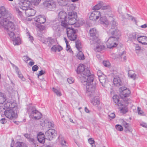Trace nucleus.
I'll return each instance as SVG.
<instances>
[{"mask_svg":"<svg viewBox=\"0 0 147 147\" xmlns=\"http://www.w3.org/2000/svg\"><path fill=\"white\" fill-rule=\"evenodd\" d=\"M2 108L5 110L4 111L6 117L9 119H13L17 117L16 110L18 108L17 104L13 101L8 100L4 104Z\"/></svg>","mask_w":147,"mask_h":147,"instance_id":"1","label":"nucleus"},{"mask_svg":"<svg viewBox=\"0 0 147 147\" xmlns=\"http://www.w3.org/2000/svg\"><path fill=\"white\" fill-rule=\"evenodd\" d=\"M77 72L80 80L83 85L87 83V81L90 82L94 80V76L90 74V70L85 69V66L83 64H80L77 68Z\"/></svg>","mask_w":147,"mask_h":147,"instance_id":"2","label":"nucleus"},{"mask_svg":"<svg viewBox=\"0 0 147 147\" xmlns=\"http://www.w3.org/2000/svg\"><path fill=\"white\" fill-rule=\"evenodd\" d=\"M26 5L20 4V1L17 6L15 7V10L18 13V15L21 17L22 16V13L21 10L25 11L26 15L28 17L32 16H34L36 13L35 11L33 9L29 8L28 7L30 5L25 3Z\"/></svg>","mask_w":147,"mask_h":147,"instance_id":"3","label":"nucleus"},{"mask_svg":"<svg viewBox=\"0 0 147 147\" xmlns=\"http://www.w3.org/2000/svg\"><path fill=\"white\" fill-rule=\"evenodd\" d=\"M9 15L7 13L3 16L1 20H0V22L3 23V24H0V27L3 26L7 29V32L14 31L15 30V25L11 22L9 21Z\"/></svg>","mask_w":147,"mask_h":147,"instance_id":"4","label":"nucleus"},{"mask_svg":"<svg viewBox=\"0 0 147 147\" xmlns=\"http://www.w3.org/2000/svg\"><path fill=\"white\" fill-rule=\"evenodd\" d=\"M92 81L89 82L87 81V83L84 85H86V94L89 97H92L95 96L96 90V85L95 84H92L91 83Z\"/></svg>","mask_w":147,"mask_h":147,"instance_id":"5","label":"nucleus"},{"mask_svg":"<svg viewBox=\"0 0 147 147\" xmlns=\"http://www.w3.org/2000/svg\"><path fill=\"white\" fill-rule=\"evenodd\" d=\"M27 111L30 117L35 120H38L42 117L41 113L37 110L35 107H30L28 109Z\"/></svg>","mask_w":147,"mask_h":147,"instance_id":"6","label":"nucleus"},{"mask_svg":"<svg viewBox=\"0 0 147 147\" xmlns=\"http://www.w3.org/2000/svg\"><path fill=\"white\" fill-rule=\"evenodd\" d=\"M77 16L76 13L74 12H69L65 22L67 24V25H72L75 24L77 21L76 19Z\"/></svg>","mask_w":147,"mask_h":147,"instance_id":"7","label":"nucleus"},{"mask_svg":"<svg viewBox=\"0 0 147 147\" xmlns=\"http://www.w3.org/2000/svg\"><path fill=\"white\" fill-rule=\"evenodd\" d=\"M90 38V42L92 44H95V42H96L100 40L97 36V32L95 28L91 29L89 31Z\"/></svg>","mask_w":147,"mask_h":147,"instance_id":"8","label":"nucleus"},{"mask_svg":"<svg viewBox=\"0 0 147 147\" xmlns=\"http://www.w3.org/2000/svg\"><path fill=\"white\" fill-rule=\"evenodd\" d=\"M113 99L115 104L119 107V108L121 112L124 113L127 112V109L125 108V106L123 105L122 102L120 101L118 96L117 95L113 96Z\"/></svg>","mask_w":147,"mask_h":147,"instance_id":"9","label":"nucleus"},{"mask_svg":"<svg viewBox=\"0 0 147 147\" xmlns=\"http://www.w3.org/2000/svg\"><path fill=\"white\" fill-rule=\"evenodd\" d=\"M67 36L69 39L71 41L75 40L76 38V31L71 27L66 28Z\"/></svg>","mask_w":147,"mask_h":147,"instance_id":"10","label":"nucleus"},{"mask_svg":"<svg viewBox=\"0 0 147 147\" xmlns=\"http://www.w3.org/2000/svg\"><path fill=\"white\" fill-rule=\"evenodd\" d=\"M67 14L65 11H62L59 12L58 15V19L61 21V26L64 28L67 27V24L65 22Z\"/></svg>","mask_w":147,"mask_h":147,"instance_id":"11","label":"nucleus"},{"mask_svg":"<svg viewBox=\"0 0 147 147\" xmlns=\"http://www.w3.org/2000/svg\"><path fill=\"white\" fill-rule=\"evenodd\" d=\"M106 44L108 48H111L115 47L118 44V40L114 38L110 37L106 38Z\"/></svg>","mask_w":147,"mask_h":147,"instance_id":"12","label":"nucleus"},{"mask_svg":"<svg viewBox=\"0 0 147 147\" xmlns=\"http://www.w3.org/2000/svg\"><path fill=\"white\" fill-rule=\"evenodd\" d=\"M121 97L123 98L128 97L129 96L131 92L129 89L125 86L121 87L119 89Z\"/></svg>","mask_w":147,"mask_h":147,"instance_id":"13","label":"nucleus"},{"mask_svg":"<svg viewBox=\"0 0 147 147\" xmlns=\"http://www.w3.org/2000/svg\"><path fill=\"white\" fill-rule=\"evenodd\" d=\"M46 138L51 140L56 135V131L53 129H50L45 133Z\"/></svg>","mask_w":147,"mask_h":147,"instance_id":"14","label":"nucleus"},{"mask_svg":"<svg viewBox=\"0 0 147 147\" xmlns=\"http://www.w3.org/2000/svg\"><path fill=\"white\" fill-rule=\"evenodd\" d=\"M40 1V0H21L20 1V4L25 5H26L25 3L28 4V5H30V4L37 5L38 4Z\"/></svg>","mask_w":147,"mask_h":147,"instance_id":"15","label":"nucleus"},{"mask_svg":"<svg viewBox=\"0 0 147 147\" xmlns=\"http://www.w3.org/2000/svg\"><path fill=\"white\" fill-rule=\"evenodd\" d=\"M101 16L100 13L98 11H94L91 13L89 18L90 20L95 21Z\"/></svg>","mask_w":147,"mask_h":147,"instance_id":"16","label":"nucleus"},{"mask_svg":"<svg viewBox=\"0 0 147 147\" xmlns=\"http://www.w3.org/2000/svg\"><path fill=\"white\" fill-rule=\"evenodd\" d=\"M101 9H102L105 10V15H107L109 16L112 15L111 7L109 5H105L103 2V5Z\"/></svg>","mask_w":147,"mask_h":147,"instance_id":"17","label":"nucleus"},{"mask_svg":"<svg viewBox=\"0 0 147 147\" xmlns=\"http://www.w3.org/2000/svg\"><path fill=\"white\" fill-rule=\"evenodd\" d=\"M43 5L45 7L50 9L53 8L55 7V3L52 0H47L44 2Z\"/></svg>","mask_w":147,"mask_h":147,"instance_id":"18","label":"nucleus"},{"mask_svg":"<svg viewBox=\"0 0 147 147\" xmlns=\"http://www.w3.org/2000/svg\"><path fill=\"white\" fill-rule=\"evenodd\" d=\"M95 43L97 44L96 48L95 49V50L96 51L100 52L101 51L104 49L105 47L100 40H99L96 42H95Z\"/></svg>","mask_w":147,"mask_h":147,"instance_id":"19","label":"nucleus"},{"mask_svg":"<svg viewBox=\"0 0 147 147\" xmlns=\"http://www.w3.org/2000/svg\"><path fill=\"white\" fill-rule=\"evenodd\" d=\"M35 21L39 22L40 24H43L46 21V19L44 15H39L34 18Z\"/></svg>","mask_w":147,"mask_h":147,"instance_id":"20","label":"nucleus"},{"mask_svg":"<svg viewBox=\"0 0 147 147\" xmlns=\"http://www.w3.org/2000/svg\"><path fill=\"white\" fill-rule=\"evenodd\" d=\"M111 37L118 40L121 36V32L118 29H115L111 32Z\"/></svg>","mask_w":147,"mask_h":147,"instance_id":"21","label":"nucleus"},{"mask_svg":"<svg viewBox=\"0 0 147 147\" xmlns=\"http://www.w3.org/2000/svg\"><path fill=\"white\" fill-rule=\"evenodd\" d=\"M137 40L140 43L144 45H147V36H139L137 38Z\"/></svg>","mask_w":147,"mask_h":147,"instance_id":"22","label":"nucleus"},{"mask_svg":"<svg viewBox=\"0 0 147 147\" xmlns=\"http://www.w3.org/2000/svg\"><path fill=\"white\" fill-rule=\"evenodd\" d=\"M100 19V23L103 24V26L107 27L109 25V22L108 20L107 19L105 16H102L101 15Z\"/></svg>","mask_w":147,"mask_h":147,"instance_id":"23","label":"nucleus"},{"mask_svg":"<svg viewBox=\"0 0 147 147\" xmlns=\"http://www.w3.org/2000/svg\"><path fill=\"white\" fill-rule=\"evenodd\" d=\"M42 127L45 126L49 128L53 127L54 125V123L52 122H49L48 120L45 119L43 121V123H40Z\"/></svg>","mask_w":147,"mask_h":147,"instance_id":"24","label":"nucleus"},{"mask_svg":"<svg viewBox=\"0 0 147 147\" xmlns=\"http://www.w3.org/2000/svg\"><path fill=\"white\" fill-rule=\"evenodd\" d=\"M37 139L39 142L41 144H44L45 142V138L44 134L40 132L37 135Z\"/></svg>","mask_w":147,"mask_h":147,"instance_id":"25","label":"nucleus"},{"mask_svg":"<svg viewBox=\"0 0 147 147\" xmlns=\"http://www.w3.org/2000/svg\"><path fill=\"white\" fill-rule=\"evenodd\" d=\"M138 36V33L134 32L129 34L128 38L130 40L133 41L137 40V38Z\"/></svg>","mask_w":147,"mask_h":147,"instance_id":"26","label":"nucleus"},{"mask_svg":"<svg viewBox=\"0 0 147 147\" xmlns=\"http://www.w3.org/2000/svg\"><path fill=\"white\" fill-rule=\"evenodd\" d=\"M112 15H111L109 16V21L111 20V28L112 29H115L117 25V23L115 20V19L112 17Z\"/></svg>","mask_w":147,"mask_h":147,"instance_id":"27","label":"nucleus"},{"mask_svg":"<svg viewBox=\"0 0 147 147\" xmlns=\"http://www.w3.org/2000/svg\"><path fill=\"white\" fill-rule=\"evenodd\" d=\"M6 14V10L5 8L4 7H2L0 8V20H1L3 16L5 15ZM3 23L0 22V24H3Z\"/></svg>","mask_w":147,"mask_h":147,"instance_id":"28","label":"nucleus"},{"mask_svg":"<svg viewBox=\"0 0 147 147\" xmlns=\"http://www.w3.org/2000/svg\"><path fill=\"white\" fill-rule=\"evenodd\" d=\"M114 84L117 86H119L121 85V80L120 78L118 76H115L113 80Z\"/></svg>","mask_w":147,"mask_h":147,"instance_id":"29","label":"nucleus"},{"mask_svg":"<svg viewBox=\"0 0 147 147\" xmlns=\"http://www.w3.org/2000/svg\"><path fill=\"white\" fill-rule=\"evenodd\" d=\"M98 77L99 81L102 86H103L104 84L107 82V77L105 76L104 75H101L98 76Z\"/></svg>","mask_w":147,"mask_h":147,"instance_id":"30","label":"nucleus"},{"mask_svg":"<svg viewBox=\"0 0 147 147\" xmlns=\"http://www.w3.org/2000/svg\"><path fill=\"white\" fill-rule=\"evenodd\" d=\"M122 124L125 128V132L128 131L131 132L132 129L129 126V124L126 123L125 121H123L122 123Z\"/></svg>","mask_w":147,"mask_h":147,"instance_id":"31","label":"nucleus"},{"mask_svg":"<svg viewBox=\"0 0 147 147\" xmlns=\"http://www.w3.org/2000/svg\"><path fill=\"white\" fill-rule=\"evenodd\" d=\"M93 98L91 100V102L94 105L97 107L100 104V101L95 96L93 97Z\"/></svg>","mask_w":147,"mask_h":147,"instance_id":"32","label":"nucleus"},{"mask_svg":"<svg viewBox=\"0 0 147 147\" xmlns=\"http://www.w3.org/2000/svg\"><path fill=\"white\" fill-rule=\"evenodd\" d=\"M58 139L60 140V144L62 147H67L68 144L63 140V138L61 136H59Z\"/></svg>","mask_w":147,"mask_h":147,"instance_id":"33","label":"nucleus"},{"mask_svg":"<svg viewBox=\"0 0 147 147\" xmlns=\"http://www.w3.org/2000/svg\"><path fill=\"white\" fill-rule=\"evenodd\" d=\"M55 40L51 38H49L47 39L46 44L50 47L52 45L55 43Z\"/></svg>","mask_w":147,"mask_h":147,"instance_id":"34","label":"nucleus"},{"mask_svg":"<svg viewBox=\"0 0 147 147\" xmlns=\"http://www.w3.org/2000/svg\"><path fill=\"white\" fill-rule=\"evenodd\" d=\"M62 49V48L60 46L54 45L51 48V50L56 52H59Z\"/></svg>","mask_w":147,"mask_h":147,"instance_id":"35","label":"nucleus"},{"mask_svg":"<svg viewBox=\"0 0 147 147\" xmlns=\"http://www.w3.org/2000/svg\"><path fill=\"white\" fill-rule=\"evenodd\" d=\"M12 40L13 41V43L14 45H18L21 43L20 38L19 36L15 37Z\"/></svg>","mask_w":147,"mask_h":147,"instance_id":"36","label":"nucleus"},{"mask_svg":"<svg viewBox=\"0 0 147 147\" xmlns=\"http://www.w3.org/2000/svg\"><path fill=\"white\" fill-rule=\"evenodd\" d=\"M6 95L1 92H0V104H3L6 100Z\"/></svg>","mask_w":147,"mask_h":147,"instance_id":"37","label":"nucleus"},{"mask_svg":"<svg viewBox=\"0 0 147 147\" xmlns=\"http://www.w3.org/2000/svg\"><path fill=\"white\" fill-rule=\"evenodd\" d=\"M103 5V2L100 1L95 6H94L92 8V9L95 10H98L100 8H102V7Z\"/></svg>","mask_w":147,"mask_h":147,"instance_id":"38","label":"nucleus"},{"mask_svg":"<svg viewBox=\"0 0 147 147\" xmlns=\"http://www.w3.org/2000/svg\"><path fill=\"white\" fill-rule=\"evenodd\" d=\"M16 72L18 75V77L21 79L23 81H24L26 80L25 78H24L22 74H21L18 69V68L16 67Z\"/></svg>","mask_w":147,"mask_h":147,"instance_id":"39","label":"nucleus"},{"mask_svg":"<svg viewBox=\"0 0 147 147\" xmlns=\"http://www.w3.org/2000/svg\"><path fill=\"white\" fill-rule=\"evenodd\" d=\"M58 3L61 6L66 5L68 3V0H57Z\"/></svg>","mask_w":147,"mask_h":147,"instance_id":"40","label":"nucleus"},{"mask_svg":"<svg viewBox=\"0 0 147 147\" xmlns=\"http://www.w3.org/2000/svg\"><path fill=\"white\" fill-rule=\"evenodd\" d=\"M77 57L80 60H83L85 59L84 56L81 51H79L77 53Z\"/></svg>","mask_w":147,"mask_h":147,"instance_id":"41","label":"nucleus"},{"mask_svg":"<svg viewBox=\"0 0 147 147\" xmlns=\"http://www.w3.org/2000/svg\"><path fill=\"white\" fill-rule=\"evenodd\" d=\"M60 26L57 24H54L53 26V29L57 32L61 31V29L60 28Z\"/></svg>","mask_w":147,"mask_h":147,"instance_id":"42","label":"nucleus"},{"mask_svg":"<svg viewBox=\"0 0 147 147\" xmlns=\"http://www.w3.org/2000/svg\"><path fill=\"white\" fill-rule=\"evenodd\" d=\"M8 33L11 40L14 39V38L16 37L13 31H8Z\"/></svg>","mask_w":147,"mask_h":147,"instance_id":"43","label":"nucleus"},{"mask_svg":"<svg viewBox=\"0 0 147 147\" xmlns=\"http://www.w3.org/2000/svg\"><path fill=\"white\" fill-rule=\"evenodd\" d=\"M135 47V52L138 54L141 50V47L138 44H136Z\"/></svg>","mask_w":147,"mask_h":147,"instance_id":"44","label":"nucleus"},{"mask_svg":"<svg viewBox=\"0 0 147 147\" xmlns=\"http://www.w3.org/2000/svg\"><path fill=\"white\" fill-rule=\"evenodd\" d=\"M88 141L91 145L92 147H95L94 141L92 138H90L88 139Z\"/></svg>","mask_w":147,"mask_h":147,"instance_id":"45","label":"nucleus"},{"mask_svg":"<svg viewBox=\"0 0 147 147\" xmlns=\"http://www.w3.org/2000/svg\"><path fill=\"white\" fill-rule=\"evenodd\" d=\"M76 47L78 51H80V50L81 48V43L78 42H76Z\"/></svg>","mask_w":147,"mask_h":147,"instance_id":"46","label":"nucleus"},{"mask_svg":"<svg viewBox=\"0 0 147 147\" xmlns=\"http://www.w3.org/2000/svg\"><path fill=\"white\" fill-rule=\"evenodd\" d=\"M53 92L56 94L58 96H60L61 95V93L60 91L57 89L53 88Z\"/></svg>","mask_w":147,"mask_h":147,"instance_id":"47","label":"nucleus"},{"mask_svg":"<svg viewBox=\"0 0 147 147\" xmlns=\"http://www.w3.org/2000/svg\"><path fill=\"white\" fill-rule=\"evenodd\" d=\"M115 127L117 130L120 131H121L123 130L122 126L120 125H115Z\"/></svg>","mask_w":147,"mask_h":147,"instance_id":"48","label":"nucleus"},{"mask_svg":"<svg viewBox=\"0 0 147 147\" xmlns=\"http://www.w3.org/2000/svg\"><path fill=\"white\" fill-rule=\"evenodd\" d=\"M16 145V147H25V146L23 143L20 142H17Z\"/></svg>","mask_w":147,"mask_h":147,"instance_id":"49","label":"nucleus"},{"mask_svg":"<svg viewBox=\"0 0 147 147\" xmlns=\"http://www.w3.org/2000/svg\"><path fill=\"white\" fill-rule=\"evenodd\" d=\"M128 75L129 77L133 79V80H135L136 78V75L135 74H130L129 72L128 73Z\"/></svg>","mask_w":147,"mask_h":147,"instance_id":"50","label":"nucleus"},{"mask_svg":"<svg viewBox=\"0 0 147 147\" xmlns=\"http://www.w3.org/2000/svg\"><path fill=\"white\" fill-rule=\"evenodd\" d=\"M37 27L39 28L41 31L44 30L45 28V26L41 25L40 24L38 25Z\"/></svg>","mask_w":147,"mask_h":147,"instance_id":"51","label":"nucleus"},{"mask_svg":"<svg viewBox=\"0 0 147 147\" xmlns=\"http://www.w3.org/2000/svg\"><path fill=\"white\" fill-rule=\"evenodd\" d=\"M127 15L128 16V19L129 20L133 21L134 22H136V19L134 17L128 14H127Z\"/></svg>","mask_w":147,"mask_h":147,"instance_id":"52","label":"nucleus"},{"mask_svg":"<svg viewBox=\"0 0 147 147\" xmlns=\"http://www.w3.org/2000/svg\"><path fill=\"white\" fill-rule=\"evenodd\" d=\"M67 81L68 82L69 84H72L74 82V79L71 77L68 78Z\"/></svg>","mask_w":147,"mask_h":147,"instance_id":"53","label":"nucleus"},{"mask_svg":"<svg viewBox=\"0 0 147 147\" xmlns=\"http://www.w3.org/2000/svg\"><path fill=\"white\" fill-rule=\"evenodd\" d=\"M45 73V72L42 70L39 71L38 74V77L39 78V76H41V75L44 74Z\"/></svg>","mask_w":147,"mask_h":147,"instance_id":"54","label":"nucleus"},{"mask_svg":"<svg viewBox=\"0 0 147 147\" xmlns=\"http://www.w3.org/2000/svg\"><path fill=\"white\" fill-rule=\"evenodd\" d=\"M38 69V67L36 65H34L32 68V70L34 71H36Z\"/></svg>","mask_w":147,"mask_h":147,"instance_id":"55","label":"nucleus"},{"mask_svg":"<svg viewBox=\"0 0 147 147\" xmlns=\"http://www.w3.org/2000/svg\"><path fill=\"white\" fill-rule=\"evenodd\" d=\"M26 34L27 35V36L29 37V38L30 40H31V42H32L33 40V37L32 36L30 35V33H29L28 31L27 30H26Z\"/></svg>","mask_w":147,"mask_h":147,"instance_id":"56","label":"nucleus"},{"mask_svg":"<svg viewBox=\"0 0 147 147\" xmlns=\"http://www.w3.org/2000/svg\"><path fill=\"white\" fill-rule=\"evenodd\" d=\"M140 125L144 127L147 128V123H146L142 122L140 124Z\"/></svg>","mask_w":147,"mask_h":147,"instance_id":"57","label":"nucleus"},{"mask_svg":"<svg viewBox=\"0 0 147 147\" xmlns=\"http://www.w3.org/2000/svg\"><path fill=\"white\" fill-rule=\"evenodd\" d=\"M104 65L106 67H108L110 65V63L108 61H103Z\"/></svg>","mask_w":147,"mask_h":147,"instance_id":"58","label":"nucleus"},{"mask_svg":"<svg viewBox=\"0 0 147 147\" xmlns=\"http://www.w3.org/2000/svg\"><path fill=\"white\" fill-rule=\"evenodd\" d=\"M66 45V50L67 51H69V52H72V51L71 49H70V46L69 45V44H68V45Z\"/></svg>","mask_w":147,"mask_h":147,"instance_id":"59","label":"nucleus"},{"mask_svg":"<svg viewBox=\"0 0 147 147\" xmlns=\"http://www.w3.org/2000/svg\"><path fill=\"white\" fill-rule=\"evenodd\" d=\"M138 112L139 114L143 115L142 114L144 112L142 111L141 110L140 108L139 107L138 108Z\"/></svg>","mask_w":147,"mask_h":147,"instance_id":"60","label":"nucleus"},{"mask_svg":"<svg viewBox=\"0 0 147 147\" xmlns=\"http://www.w3.org/2000/svg\"><path fill=\"white\" fill-rule=\"evenodd\" d=\"M108 116L112 119L114 118L115 116V114L113 113H111L110 115H109Z\"/></svg>","mask_w":147,"mask_h":147,"instance_id":"61","label":"nucleus"},{"mask_svg":"<svg viewBox=\"0 0 147 147\" xmlns=\"http://www.w3.org/2000/svg\"><path fill=\"white\" fill-rule=\"evenodd\" d=\"M0 121L1 123L4 124L7 121L5 118H2L0 120Z\"/></svg>","mask_w":147,"mask_h":147,"instance_id":"62","label":"nucleus"},{"mask_svg":"<svg viewBox=\"0 0 147 147\" xmlns=\"http://www.w3.org/2000/svg\"><path fill=\"white\" fill-rule=\"evenodd\" d=\"M24 58L25 60L26 61H28L31 59L28 56H24Z\"/></svg>","mask_w":147,"mask_h":147,"instance_id":"63","label":"nucleus"},{"mask_svg":"<svg viewBox=\"0 0 147 147\" xmlns=\"http://www.w3.org/2000/svg\"><path fill=\"white\" fill-rule=\"evenodd\" d=\"M24 136L28 140L30 137V135L27 134H24Z\"/></svg>","mask_w":147,"mask_h":147,"instance_id":"64","label":"nucleus"}]
</instances>
